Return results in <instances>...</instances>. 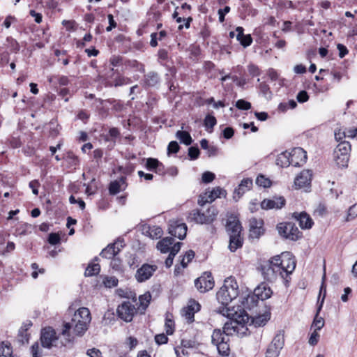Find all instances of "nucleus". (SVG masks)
Returning <instances> with one entry per match:
<instances>
[{
  "instance_id": "f257e3e1",
  "label": "nucleus",
  "mask_w": 357,
  "mask_h": 357,
  "mask_svg": "<svg viewBox=\"0 0 357 357\" xmlns=\"http://www.w3.org/2000/svg\"><path fill=\"white\" fill-rule=\"evenodd\" d=\"M91 321L90 311L86 307L79 308L74 314L71 321L66 323L61 331L66 342H73L75 336H82L88 330Z\"/></svg>"
},
{
  "instance_id": "f03ea898",
  "label": "nucleus",
  "mask_w": 357,
  "mask_h": 357,
  "mask_svg": "<svg viewBox=\"0 0 357 357\" xmlns=\"http://www.w3.org/2000/svg\"><path fill=\"white\" fill-rule=\"evenodd\" d=\"M218 313L230 319L224 325V333L227 335H236L238 337L246 336L248 333L247 324L249 321V317L244 311H234L230 307H222L218 311Z\"/></svg>"
},
{
  "instance_id": "7ed1b4c3",
  "label": "nucleus",
  "mask_w": 357,
  "mask_h": 357,
  "mask_svg": "<svg viewBox=\"0 0 357 357\" xmlns=\"http://www.w3.org/2000/svg\"><path fill=\"white\" fill-rule=\"evenodd\" d=\"M238 295V286L234 278L230 277L225 280L223 285L217 292V299L222 305L218 312L222 307H229V304Z\"/></svg>"
},
{
  "instance_id": "20e7f679",
  "label": "nucleus",
  "mask_w": 357,
  "mask_h": 357,
  "mask_svg": "<svg viewBox=\"0 0 357 357\" xmlns=\"http://www.w3.org/2000/svg\"><path fill=\"white\" fill-rule=\"evenodd\" d=\"M273 294L272 290L265 283L258 285L254 290L252 295H248L243 298L241 301L243 307L251 309L257 305L258 299L261 301L269 298Z\"/></svg>"
},
{
  "instance_id": "39448f33",
  "label": "nucleus",
  "mask_w": 357,
  "mask_h": 357,
  "mask_svg": "<svg viewBox=\"0 0 357 357\" xmlns=\"http://www.w3.org/2000/svg\"><path fill=\"white\" fill-rule=\"evenodd\" d=\"M40 342L42 346L47 349H50L52 347H62L70 343L66 342L61 335V337L57 336L56 331L51 327L45 328L41 331Z\"/></svg>"
},
{
  "instance_id": "423d86ee",
  "label": "nucleus",
  "mask_w": 357,
  "mask_h": 357,
  "mask_svg": "<svg viewBox=\"0 0 357 357\" xmlns=\"http://www.w3.org/2000/svg\"><path fill=\"white\" fill-rule=\"evenodd\" d=\"M273 259L279 268V275L282 278H284V274L287 276L294 271L296 262L289 252L282 253L280 255L274 257Z\"/></svg>"
},
{
  "instance_id": "0eeeda50",
  "label": "nucleus",
  "mask_w": 357,
  "mask_h": 357,
  "mask_svg": "<svg viewBox=\"0 0 357 357\" xmlns=\"http://www.w3.org/2000/svg\"><path fill=\"white\" fill-rule=\"evenodd\" d=\"M218 213L216 208L211 206L206 211L192 210L190 213V218L197 224H211L216 219Z\"/></svg>"
},
{
  "instance_id": "6e6552de",
  "label": "nucleus",
  "mask_w": 357,
  "mask_h": 357,
  "mask_svg": "<svg viewBox=\"0 0 357 357\" xmlns=\"http://www.w3.org/2000/svg\"><path fill=\"white\" fill-rule=\"evenodd\" d=\"M351 144L349 142H341L335 149L333 158L340 167H346L350 157Z\"/></svg>"
},
{
  "instance_id": "1a4fd4ad",
  "label": "nucleus",
  "mask_w": 357,
  "mask_h": 357,
  "mask_svg": "<svg viewBox=\"0 0 357 357\" xmlns=\"http://www.w3.org/2000/svg\"><path fill=\"white\" fill-rule=\"evenodd\" d=\"M229 335L220 329H215L213 332L211 342L216 346L218 352L222 356H228L229 354V345L228 344Z\"/></svg>"
},
{
  "instance_id": "9d476101",
  "label": "nucleus",
  "mask_w": 357,
  "mask_h": 357,
  "mask_svg": "<svg viewBox=\"0 0 357 357\" xmlns=\"http://www.w3.org/2000/svg\"><path fill=\"white\" fill-rule=\"evenodd\" d=\"M276 228L280 236L286 239L295 241L302 237V233L291 222H280L278 224Z\"/></svg>"
},
{
  "instance_id": "9b49d317",
  "label": "nucleus",
  "mask_w": 357,
  "mask_h": 357,
  "mask_svg": "<svg viewBox=\"0 0 357 357\" xmlns=\"http://www.w3.org/2000/svg\"><path fill=\"white\" fill-rule=\"evenodd\" d=\"M135 312L136 308L130 301L123 302L117 308L118 316L126 322H130L132 320Z\"/></svg>"
},
{
  "instance_id": "f8f14e48",
  "label": "nucleus",
  "mask_w": 357,
  "mask_h": 357,
  "mask_svg": "<svg viewBox=\"0 0 357 357\" xmlns=\"http://www.w3.org/2000/svg\"><path fill=\"white\" fill-rule=\"evenodd\" d=\"M261 272L264 278L268 281L274 280L279 275V268L273 257L261 266Z\"/></svg>"
},
{
  "instance_id": "ddd939ff",
  "label": "nucleus",
  "mask_w": 357,
  "mask_h": 357,
  "mask_svg": "<svg viewBox=\"0 0 357 357\" xmlns=\"http://www.w3.org/2000/svg\"><path fill=\"white\" fill-rule=\"evenodd\" d=\"M195 285L200 292H206L214 286V281L211 273L206 272L195 281Z\"/></svg>"
},
{
  "instance_id": "4468645a",
  "label": "nucleus",
  "mask_w": 357,
  "mask_h": 357,
  "mask_svg": "<svg viewBox=\"0 0 357 357\" xmlns=\"http://www.w3.org/2000/svg\"><path fill=\"white\" fill-rule=\"evenodd\" d=\"M156 265L144 264L136 272L135 278L139 282L146 281L157 271Z\"/></svg>"
},
{
  "instance_id": "2eb2a0df",
  "label": "nucleus",
  "mask_w": 357,
  "mask_h": 357,
  "mask_svg": "<svg viewBox=\"0 0 357 357\" xmlns=\"http://www.w3.org/2000/svg\"><path fill=\"white\" fill-rule=\"evenodd\" d=\"M169 233L178 238L183 240L187 233V225L178 220H170L169 223Z\"/></svg>"
},
{
  "instance_id": "dca6fc26",
  "label": "nucleus",
  "mask_w": 357,
  "mask_h": 357,
  "mask_svg": "<svg viewBox=\"0 0 357 357\" xmlns=\"http://www.w3.org/2000/svg\"><path fill=\"white\" fill-rule=\"evenodd\" d=\"M226 191L220 187H217L213 188L211 191H207L204 194V195L201 196L200 199L198 201V204L200 206L204 205L206 203L212 202L216 198L225 197Z\"/></svg>"
},
{
  "instance_id": "f3484780",
  "label": "nucleus",
  "mask_w": 357,
  "mask_h": 357,
  "mask_svg": "<svg viewBox=\"0 0 357 357\" xmlns=\"http://www.w3.org/2000/svg\"><path fill=\"white\" fill-rule=\"evenodd\" d=\"M290 161L294 167H300L305 163L307 153L301 147H296L289 152Z\"/></svg>"
},
{
  "instance_id": "a211bd4d",
  "label": "nucleus",
  "mask_w": 357,
  "mask_h": 357,
  "mask_svg": "<svg viewBox=\"0 0 357 357\" xmlns=\"http://www.w3.org/2000/svg\"><path fill=\"white\" fill-rule=\"evenodd\" d=\"M264 221L262 219H257L252 218L249 220L250 226V237L252 238H259L264 233V229L263 227Z\"/></svg>"
},
{
  "instance_id": "6ab92c4d",
  "label": "nucleus",
  "mask_w": 357,
  "mask_h": 357,
  "mask_svg": "<svg viewBox=\"0 0 357 357\" xmlns=\"http://www.w3.org/2000/svg\"><path fill=\"white\" fill-rule=\"evenodd\" d=\"M123 239H118L115 243L109 244L100 252V256L106 259L114 257L123 247Z\"/></svg>"
},
{
  "instance_id": "aec40b11",
  "label": "nucleus",
  "mask_w": 357,
  "mask_h": 357,
  "mask_svg": "<svg viewBox=\"0 0 357 357\" xmlns=\"http://www.w3.org/2000/svg\"><path fill=\"white\" fill-rule=\"evenodd\" d=\"M285 199L283 197H274L272 199H265L261 202L262 209H280L285 205Z\"/></svg>"
},
{
  "instance_id": "412c9836",
  "label": "nucleus",
  "mask_w": 357,
  "mask_h": 357,
  "mask_svg": "<svg viewBox=\"0 0 357 357\" xmlns=\"http://www.w3.org/2000/svg\"><path fill=\"white\" fill-rule=\"evenodd\" d=\"M292 218L298 222L300 227L303 229H310L314 224L312 219L305 212H294Z\"/></svg>"
},
{
  "instance_id": "4be33fe9",
  "label": "nucleus",
  "mask_w": 357,
  "mask_h": 357,
  "mask_svg": "<svg viewBox=\"0 0 357 357\" xmlns=\"http://www.w3.org/2000/svg\"><path fill=\"white\" fill-rule=\"evenodd\" d=\"M200 310V305L195 301H190L189 305L181 310L182 316L188 323L194 321L195 313Z\"/></svg>"
},
{
  "instance_id": "5701e85b",
  "label": "nucleus",
  "mask_w": 357,
  "mask_h": 357,
  "mask_svg": "<svg viewBox=\"0 0 357 357\" xmlns=\"http://www.w3.org/2000/svg\"><path fill=\"white\" fill-rule=\"evenodd\" d=\"M311 179V172L308 169L303 170L295 178L294 184L297 188H301L309 185L310 184Z\"/></svg>"
},
{
  "instance_id": "b1692460",
  "label": "nucleus",
  "mask_w": 357,
  "mask_h": 357,
  "mask_svg": "<svg viewBox=\"0 0 357 357\" xmlns=\"http://www.w3.org/2000/svg\"><path fill=\"white\" fill-rule=\"evenodd\" d=\"M252 186V180L247 178H244L241 181V183L238 185V188H236L234 192V199L237 201L241 198V197L248 190H249Z\"/></svg>"
},
{
  "instance_id": "393cba45",
  "label": "nucleus",
  "mask_w": 357,
  "mask_h": 357,
  "mask_svg": "<svg viewBox=\"0 0 357 357\" xmlns=\"http://www.w3.org/2000/svg\"><path fill=\"white\" fill-rule=\"evenodd\" d=\"M126 177L121 176L119 179L112 181L109 186V192L111 195H116L121 191L126 189Z\"/></svg>"
},
{
  "instance_id": "a878e982",
  "label": "nucleus",
  "mask_w": 357,
  "mask_h": 357,
  "mask_svg": "<svg viewBox=\"0 0 357 357\" xmlns=\"http://www.w3.org/2000/svg\"><path fill=\"white\" fill-rule=\"evenodd\" d=\"M226 228L230 236L241 234L242 227L240 222L235 217H234L231 218L228 220Z\"/></svg>"
},
{
  "instance_id": "bb28decb",
  "label": "nucleus",
  "mask_w": 357,
  "mask_h": 357,
  "mask_svg": "<svg viewBox=\"0 0 357 357\" xmlns=\"http://www.w3.org/2000/svg\"><path fill=\"white\" fill-rule=\"evenodd\" d=\"M243 28L241 26H238L236 29V40L239 41L241 45L244 47H248L252 43V38L250 34L245 35L243 33Z\"/></svg>"
},
{
  "instance_id": "cd10ccee",
  "label": "nucleus",
  "mask_w": 357,
  "mask_h": 357,
  "mask_svg": "<svg viewBox=\"0 0 357 357\" xmlns=\"http://www.w3.org/2000/svg\"><path fill=\"white\" fill-rule=\"evenodd\" d=\"M32 326L31 321L24 324L19 330V333L17 335V341L19 343L22 344H27L29 340V333H28V330Z\"/></svg>"
},
{
  "instance_id": "c85d7f7f",
  "label": "nucleus",
  "mask_w": 357,
  "mask_h": 357,
  "mask_svg": "<svg viewBox=\"0 0 357 357\" xmlns=\"http://www.w3.org/2000/svg\"><path fill=\"white\" fill-rule=\"evenodd\" d=\"M174 243V238L172 237H165L158 242L157 248L162 253H167L171 251V245Z\"/></svg>"
},
{
  "instance_id": "c756f323",
  "label": "nucleus",
  "mask_w": 357,
  "mask_h": 357,
  "mask_svg": "<svg viewBox=\"0 0 357 357\" xmlns=\"http://www.w3.org/2000/svg\"><path fill=\"white\" fill-rule=\"evenodd\" d=\"M242 245L243 239L241 237V234L229 236V248L231 252H235Z\"/></svg>"
},
{
  "instance_id": "7c9ffc66",
  "label": "nucleus",
  "mask_w": 357,
  "mask_h": 357,
  "mask_svg": "<svg viewBox=\"0 0 357 357\" xmlns=\"http://www.w3.org/2000/svg\"><path fill=\"white\" fill-rule=\"evenodd\" d=\"M276 164L281 167H286L291 165L289 152L284 151L280 153L277 158Z\"/></svg>"
},
{
  "instance_id": "2f4dec72",
  "label": "nucleus",
  "mask_w": 357,
  "mask_h": 357,
  "mask_svg": "<svg viewBox=\"0 0 357 357\" xmlns=\"http://www.w3.org/2000/svg\"><path fill=\"white\" fill-rule=\"evenodd\" d=\"M151 296L149 293H146L139 297L138 310L141 313H144L150 303Z\"/></svg>"
},
{
  "instance_id": "473e14b6",
  "label": "nucleus",
  "mask_w": 357,
  "mask_h": 357,
  "mask_svg": "<svg viewBox=\"0 0 357 357\" xmlns=\"http://www.w3.org/2000/svg\"><path fill=\"white\" fill-rule=\"evenodd\" d=\"M181 243H175L173 246H172L171 251L168 257L165 260V265L167 268L170 267L173 264V260L174 256L179 252L181 249Z\"/></svg>"
},
{
  "instance_id": "72a5a7b5",
  "label": "nucleus",
  "mask_w": 357,
  "mask_h": 357,
  "mask_svg": "<svg viewBox=\"0 0 357 357\" xmlns=\"http://www.w3.org/2000/svg\"><path fill=\"white\" fill-rule=\"evenodd\" d=\"M176 137L180 140L181 143L185 145H190L192 142L190 135L187 131L178 130L176 133Z\"/></svg>"
},
{
  "instance_id": "f704fd0d",
  "label": "nucleus",
  "mask_w": 357,
  "mask_h": 357,
  "mask_svg": "<svg viewBox=\"0 0 357 357\" xmlns=\"http://www.w3.org/2000/svg\"><path fill=\"white\" fill-rule=\"evenodd\" d=\"M284 334L279 331L275 336L274 337L273 340H272L271 343L269 344V346L272 347H275L278 349H282L284 346Z\"/></svg>"
},
{
  "instance_id": "c9c22d12",
  "label": "nucleus",
  "mask_w": 357,
  "mask_h": 357,
  "mask_svg": "<svg viewBox=\"0 0 357 357\" xmlns=\"http://www.w3.org/2000/svg\"><path fill=\"white\" fill-rule=\"evenodd\" d=\"M13 349L9 342L0 343V357H12Z\"/></svg>"
},
{
  "instance_id": "e433bc0d",
  "label": "nucleus",
  "mask_w": 357,
  "mask_h": 357,
  "mask_svg": "<svg viewBox=\"0 0 357 357\" xmlns=\"http://www.w3.org/2000/svg\"><path fill=\"white\" fill-rule=\"evenodd\" d=\"M270 319L269 314H264L252 319V323L257 327L264 326Z\"/></svg>"
},
{
  "instance_id": "4c0bfd02",
  "label": "nucleus",
  "mask_w": 357,
  "mask_h": 357,
  "mask_svg": "<svg viewBox=\"0 0 357 357\" xmlns=\"http://www.w3.org/2000/svg\"><path fill=\"white\" fill-rule=\"evenodd\" d=\"M146 232L152 239L160 238L162 235V229L158 226L149 227Z\"/></svg>"
},
{
  "instance_id": "58836bf2",
  "label": "nucleus",
  "mask_w": 357,
  "mask_h": 357,
  "mask_svg": "<svg viewBox=\"0 0 357 357\" xmlns=\"http://www.w3.org/2000/svg\"><path fill=\"white\" fill-rule=\"evenodd\" d=\"M216 123L217 121L215 116L210 114L206 116L204 125L208 132H211L213 127L216 125Z\"/></svg>"
},
{
  "instance_id": "ea45409f",
  "label": "nucleus",
  "mask_w": 357,
  "mask_h": 357,
  "mask_svg": "<svg viewBox=\"0 0 357 357\" xmlns=\"http://www.w3.org/2000/svg\"><path fill=\"white\" fill-rule=\"evenodd\" d=\"M159 81L158 75L155 73L151 72L145 76V84L148 86H153L158 84Z\"/></svg>"
},
{
  "instance_id": "a19ab883",
  "label": "nucleus",
  "mask_w": 357,
  "mask_h": 357,
  "mask_svg": "<svg viewBox=\"0 0 357 357\" xmlns=\"http://www.w3.org/2000/svg\"><path fill=\"white\" fill-rule=\"evenodd\" d=\"M325 279H326V274L324 273V275L322 277V283H321V285L320 287V290H319V296L323 294V296H322V298L321 300V301H318V303H319V305H318V313L320 312L321 308H322V306H323V304H324V299H325V297H326V285H325Z\"/></svg>"
},
{
  "instance_id": "79ce46f5",
  "label": "nucleus",
  "mask_w": 357,
  "mask_h": 357,
  "mask_svg": "<svg viewBox=\"0 0 357 357\" xmlns=\"http://www.w3.org/2000/svg\"><path fill=\"white\" fill-rule=\"evenodd\" d=\"M100 270V266L98 264H90L86 268L84 274L88 277L96 275L99 273Z\"/></svg>"
},
{
  "instance_id": "37998d69",
  "label": "nucleus",
  "mask_w": 357,
  "mask_h": 357,
  "mask_svg": "<svg viewBox=\"0 0 357 357\" xmlns=\"http://www.w3.org/2000/svg\"><path fill=\"white\" fill-rule=\"evenodd\" d=\"M318 309L314 317V321L312 324V328H314V331L321 330L324 326V320L322 317L319 316Z\"/></svg>"
},
{
  "instance_id": "c03bdc74",
  "label": "nucleus",
  "mask_w": 357,
  "mask_h": 357,
  "mask_svg": "<svg viewBox=\"0 0 357 357\" xmlns=\"http://www.w3.org/2000/svg\"><path fill=\"white\" fill-rule=\"evenodd\" d=\"M357 217V203L349 207L347 214L345 217V221L349 222Z\"/></svg>"
},
{
  "instance_id": "a18cd8bd",
  "label": "nucleus",
  "mask_w": 357,
  "mask_h": 357,
  "mask_svg": "<svg viewBox=\"0 0 357 357\" xmlns=\"http://www.w3.org/2000/svg\"><path fill=\"white\" fill-rule=\"evenodd\" d=\"M256 183L259 186L268 188L271 185V181L269 178L265 177L264 175H259L257 177Z\"/></svg>"
},
{
  "instance_id": "49530a36",
  "label": "nucleus",
  "mask_w": 357,
  "mask_h": 357,
  "mask_svg": "<svg viewBox=\"0 0 357 357\" xmlns=\"http://www.w3.org/2000/svg\"><path fill=\"white\" fill-rule=\"evenodd\" d=\"M172 17L174 19L176 20L177 23H181L182 22H185V27L186 29H188L190 27V22L192 20V17H189L188 18H184V17L183 18V17H179L178 13L176 10L173 13Z\"/></svg>"
},
{
  "instance_id": "de8ad7c7",
  "label": "nucleus",
  "mask_w": 357,
  "mask_h": 357,
  "mask_svg": "<svg viewBox=\"0 0 357 357\" xmlns=\"http://www.w3.org/2000/svg\"><path fill=\"white\" fill-rule=\"evenodd\" d=\"M194 257H195V252L192 250L188 251L181 261L182 268H185L187 266L188 264L190 261H191V260L194 258Z\"/></svg>"
},
{
  "instance_id": "09e8293b",
  "label": "nucleus",
  "mask_w": 357,
  "mask_h": 357,
  "mask_svg": "<svg viewBox=\"0 0 357 357\" xmlns=\"http://www.w3.org/2000/svg\"><path fill=\"white\" fill-rule=\"evenodd\" d=\"M118 279L115 277H107L103 280V284L106 287L112 288L118 285Z\"/></svg>"
},
{
  "instance_id": "8fccbe9b",
  "label": "nucleus",
  "mask_w": 357,
  "mask_h": 357,
  "mask_svg": "<svg viewBox=\"0 0 357 357\" xmlns=\"http://www.w3.org/2000/svg\"><path fill=\"white\" fill-rule=\"evenodd\" d=\"M236 107L238 109L248 110V109H250L251 108V104H250V102H248V101H246L245 100L240 99V100L236 101Z\"/></svg>"
},
{
  "instance_id": "3c124183",
  "label": "nucleus",
  "mask_w": 357,
  "mask_h": 357,
  "mask_svg": "<svg viewBox=\"0 0 357 357\" xmlns=\"http://www.w3.org/2000/svg\"><path fill=\"white\" fill-rule=\"evenodd\" d=\"M281 349H278L275 347L271 348V346H268L265 357H278Z\"/></svg>"
},
{
  "instance_id": "603ef678",
  "label": "nucleus",
  "mask_w": 357,
  "mask_h": 357,
  "mask_svg": "<svg viewBox=\"0 0 357 357\" xmlns=\"http://www.w3.org/2000/svg\"><path fill=\"white\" fill-rule=\"evenodd\" d=\"M130 82V79L129 78L119 76L115 78L114 81V86H120L123 85L128 84Z\"/></svg>"
},
{
  "instance_id": "864d4df0",
  "label": "nucleus",
  "mask_w": 357,
  "mask_h": 357,
  "mask_svg": "<svg viewBox=\"0 0 357 357\" xmlns=\"http://www.w3.org/2000/svg\"><path fill=\"white\" fill-rule=\"evenodd\" d=\"M165 330L167 335H172L174 332V322L169 315L166 317Z\"/></svg>"
},
{
  "instance_id": "5fc2aeb1",
  "label": "nucleus",
  "mask_w": 357,
  "mask_h": 357,
  "mask_svg": "<svg viewBox=\"0 0 357 357\" xmlns=\"http://www.w3.org/2000/svg\"><path fill=\"white\" fill-rule=\"evenodd\" d=\"M159 165V161L155 158H148L146 160V167L149 170L155 169Z\"/></svg>"
},
{
  "instance_id": "6e6d98bb",
  "label": "nucleus",
  "mask_w": 357,
  "mask_h": 357,
  "mask_svg": "<svg viewBox=\"0 0 357 357\" xmlns=\"http://www.w3.org/2000/svg\"><path fill=\"white\" fill-rule=\"evenodd\" d=\"M179 150V145L176 141L171 142L167 147L168 154L176 153Z\"/></svg>"
},
{
  "instance_id": "4d7b16f0",
  "label": "nucleus",
  "mask_w": 357,
  "mask_h": 357,
  "mask_svg": "<svg viewBox=\"0 0 357 357\" xmlns=\"http://www.w3.org/2000/svg\"><path fill=\"white\" fill-rule=\"evenodd\" d=\"M215 177V176L213 173L211 172H206L202 174V179L204 183H208L212 182L214 180Z\"/></svg>"
},
{
  "instance_id": "13d9d810",
  "label": "nucleus",
  "mask_w": 357,
  "mask_h": 357,
  "mask_svg": "<svg viewBox=\"0 0 357 357\" xmlns=\"http://www.w3.org/2000/svg\"><path fill=\"white\" fill-rule=\"evenodd\" d=\"M199 150L197 147L191 146L188 149V155L192 160L197 159L199 155Z\"/></svg>"
},
{
  "instance_id": "bf43d9fd",
  "label": "nucleus",
  "mask_w": 357,
  "mask_h": 357,
  "mask_svg": "<svg viewBox=\"0 0 357 357\" xmlns=\"http://www.w3.org/2000/svg\"><path fill=\"white\" fill-rule=\"evenodd\" d=\"M60 236L56 233H51L48 237V242L52 245H56L60 242Z\"/></svg>"
},
{
  "instance_id": "052dcab7",
  "label": "nucleus",
  "mask_w": 357,
  "mask_h": 357,
  "mask_svg": "<svg viewBox=\"0 0 357 357\" xmlns=\"http://www.w3.org/2000/svg\"><path fill=\"white\" fill-rule=\"evenodd\" d=\"M128 64L130 66V67H132V68H135L137 69V70L138 71H140V72H144V65L137 62V61L134 60V61H129L128 62Z\"/></svg>"
},
{
  "instance_id": "680f3d73",
  "label": "nucleus",
  "mask_w": 357,
  "mask_h": 357,
  "mask_svg": "<svg viewBox=\"0 0 357 357\" xmlns=\"http://www.w3.org/2000/svg\"><path fill=\"white\" fill-rule=\"evenodd\" d=\"M155 341L158 344H162L167 342L168 338L167 335L163 333L158 334L155 335Z\"/></svg>"
},
{
  "instance_id": "e2e57ef3",
  "label": "nucleus",
  "mask_w": 357,
  "mask_h": 357,
  "mask_svg": "<svg viewBox=\"0 0 357 357\" xmlns=\"http://www.w3.org/2000/svg\"><path fill=\"white\" fill-rule=\"evenodd\" d=\"M296 98L299 102H305L308 100L309 96L305 91H301L298 93Z\"/></svg>"
},
{
  "instance_id": "0e129e2a",
  "label": "nucleus",
  "mask_w": 357,
  "mask_h": 357,
  "mask_svg": "<svg viewBox=\"0 0 357 357\" xmlns=\"http://www.w3.org/2000/svg\"><path fill=\"white\" fill-rule=\"evenodd\" d=\"M319 339V334L317 332V331H314L309 339V344L310 345H315L318 342Z\"/></svg>"
},
{
  "instance_id": "69168bd1",
  "label": "nucleus",
  "mask_w": 357,
  "mask_h": 357,
  "mask_svg": "<svg viewBox=\"0 0 357 357\" xmlns=\"http://www.w3.org/2000/svg\"><path fill=\"white\" fill-rule=\"evenodd\" d=\"M29 188L32 190V192L35 195H38V188L40 186L39 182L37 180H33L29 183Z\"/></svg>"
},
{
  "instance_id": "338daca9",
  "label": "nucleus",
  "mask_w": 357,
  "mask_h": 357,
  "mask_svg": "<svg viewBox=\"0 0 357 357\" xmlns=\"http://www.w3.org/2000/svg\"><path fill=\"white\" fill-rule=\"evenodd\" d=\"M346 135L348 138L357 139V128H347Z\"/></svg>"
},
{
  "instance_id": "774afa93",
  "label": "nucleus",
  "mask_w": 357,
  "mask_h": 357,
  "mask_svg": "<svg viewBox=\"0 0 357 357\" xmlns=\"http://www.w3.org/2000/svg\"><path fill=\"white\" fill-rule=\"evenodd\" d=\"M86 354L90 357H102L101 351L96 348L88 349Z\"/></svg>"
}]
</instances>
